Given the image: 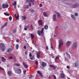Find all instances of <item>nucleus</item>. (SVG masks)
I'll use <instances>...</instances> for the list:
<instances>
[{"instance_id":"f257e3e1","label":"nucleus","mask_w":79,"mask_h":79,"mask_svg":"<svg viewBox=\"0 0 79 79\" xmlns=\"http://www.w3.org/2000/svg\"><path fill=\"white\" fill-rule=\"evenodd\" d=\"M35 2V0H26V3H30L29 4L30 6H31V5H34Z\"/></svg>"},{"instance_id":"f03ea898","label":"nucleus","mask_w":79,"mask_h":79,"mask_svg":"<svg viewBox=\"0 0 79 79\" xmlns=\"http://www.w3.org/2000/svg\"><path fill=\"white\" fill-rule=\"evenodd\" d=\"M44 28H42L41 31H40V30H38L37 33L39 36H43L44 35Z\"/></svg>"},{"instance_id":"7ed1b4c3","label":"nucleus","mask_w":79,"mask_h":79,"mask_svg":"<svg viewBox=\"0 0 79 79\" xmlns=\"http://www.w3.org/2000/svg\"><path fill=\"white\" fill-rule=\"evenodd\" d=\"M63 44H64V43L63 42V41L62 40L60 39L59 41V44L58 46L59 49H60V48L61 47V45H63Z\"/></svg>"},{"instance_id":"20e7f679","label":"nucleus","mask_w":79,"mask_h":79,"mask_svg":"<svg viewBox=\"0 0 79 79\" xmlns=\"http://www.w3.org/2000/svg\"><path fill=\"white\" fill-rule=\"evenodd\" d=\"M0 47H1L2 51L4 52L5 49V45L3 44H0Z\"/></svg>"},{"instance_id":"39448f33","label":"nucleus","mask_w":79,"mask_h":79,"mask_svg":"<svg viewBox=\"0 0 79 79\" xmlns=\"http://www.w3.org/2000/svg\"><path fill=\"white\" fill-rule=\"evenodd\" d=\"M77 43L74 42V43L73 44V45L72 46V48L73 49H75L76 48H77Z\"/></svg>"},{"instance_id":"423d86ee","label":"nucleus","mask_w":79,"mask_h":79,"mask_svg":"<svg viewBox=\"0 0 79 79\" xmlns=\"http://www.w3.org/2000/svg\"><path fill=\"white\" fill-rule=\"evenodd\" d=\"M8 6H9L7 4H4L2 5V8H3L4 9L7 8Z\"/></svg>"},{"instance_id":"0eeeda50","label":"nucleus","mask_w":79,"mask_h":79,"mask_svg":"<svg viewBox=\"0 0 79 79\" xmlns=\"http://www.w3.org/2000/svg\"><path fill=\"white\" fill-rule=\"evenodd\" d=\"M16 72L17 74H19L21 73V70L20 69H16Z\"/></svg>"},{"instance_id":"6e6552de","label":"nucleus","mask_w":79,"mask_h":79,"mask_svg":"<svg viewBox=\"0 0 79 79\" xmlns=\"http://www.w3.org/2000/svg\"><path fill=\"white\" fill-rule=\"evenodd\" d=\"M38 23L39 25H43V21L41 20H39L38 21Z\"/></svg>"},{"instance_id":"1a4fd4ad","label":"nucleus","mask_w":79,"mask_h":79,"mask_svg":"<svg viewBox=\"0 0 79 79\" xmlns=\"http://www.w3.org/2000/svg\"><path fill=\"white\" fill-rule=\"evenodd\" d=\"M41 66H42V67H45L47 66V64L44 62H42Z\"/></svg>"},{"instance_id":"9d476101","label":"nucleus","mask_w":79,"mask_h":79,"mask_svg":"<svg viewBox=\"0 0 79 79\" xmlns=\"http://www.w3.org/2000/svg\"><path fill=\"white\" fill-rule=\"evenodd\" d=\"M77 6H79V4H74L72 6V7L73 8H76L77 7Z\"/></svg>"},{"instance_id":"9b49d317","label":"nucleus","mask_w":79,"mask_h":79,"mask_svg":"<svg viewBox=\"0 0 79 79\" xmlns=\"http://www.w3.org/2000/svg\"><path fill=\"white\" fill-rule=\"evenodd\" d=\"M23 64L24 65V66L25 68H28V66L27 65V64L25 62H23Z\"/></svg>"},{"instance_id":"f8f14e48","label":"nucleus","mask_w":79,"mask_h":79,"mask_svg":"<svg viewBox=\"0 0 79 79\" xmlns=\"http://www.w3.org/2000/svg\"><path fill=\"white\" fill-rule=\"evenodd\" d=\"M53 20L54 22H55L56 19V15L55 14H54L53 16Z\"/></svg>"},{"instance_id":"ddd939ff","label":"nucleus","mask_w":79,"mask_h":79,"mask_svg":"<svg viewBox=\"0 0 79 79\" xmlns=\"http://www.w3.org/2000/svg\"><path fill=\"white\" fill-rule=\"evenodd\" d=\"M71 41H67V42H66V46L67 47H69V46L70 44L71 43Z\"/></svg>"},{"instance_id":"4468645a","label":"nucleus","mask_w":79,"mask_h":79,"mask_svg":"<svg viewBox=\"0 0 79 79\" xmlns=\"http://www.w3.org/2000/svg\"><path fill=\"white\" fill-rule=\"evenodd\" d=\"M65 75L63 73H61V75H60V77L62 78H64V77Z\"/></svg>"},{"instance_id":"2eb2a0df","label":"nucleus","mask_w":79,"mask_h":79,"mask_svg":"<svg viewBox=\"0 0 79 79\" xmlns=\"http://www.w3.org/2000/svg\"><path fill=\"white\" fill-rule=\"evenodd\" d=\"M56 13H57L58 17L59 18H60L61 17V16L60 14V13L57 12H56Z\"/></svg>"},{"instance_id":"dca6fc26","label":"nucleus","mask_w":79,"mask_h":79,"mask_svg":"<svg viewBox=\"0 0 79 79\" xmlns=\"http://www.w3.org/2000/svg\"><path fill=\"white\" fill-rule=\"evenodd\" d=\"M37 73L39 75H40V76H42V73H41V72H40L38 70L37 71Z\"/></svg>"},{"instance_id":"f3484780","label":"nucleus","mask_w":79,"mask_h":79,"mask_svg":"<svg viewBox=\"0 0 79 79\" xmlns=\"http://www.w3.org/2000/svg\"><path fill=\"white\" fill-rule=\"evenodd\" d=\"M38 53L39 54H37V57L39 59L40 57V52H38Z\"/></svg>"},{"instance_id":"a211bd4d","label":"nucleus","mask_w":79,"mask_h":79,"mask_svg":"<svg viewBox=\"0 0 79 79\" xmlns=\"http://www.w3.org/2000/svg\"><path fill=\"white\" fill-rule=\"evenodd\" d=\"M49 67H52L54 69H56V67L52 65H49Z\"/></svg>"},{"instance_id":"6ab92c4d","label":"nucleus","mask_w":79,"mask_h":79,"mask_svg":"<svg viewBox=\"0 0 79 79\" xmlns=\"http://www.w3.org/2000/svg\"><path fill=\"white\" fill-rule=\"evenodd\" d=\"M48 28V26L47 25H45L44 26V28L45 30H47Z\"/></svg>"},{"instance_id":"aec40b11","label":"nucleus","mask_w":79,"mask_h":79,"mask_svg":"<svg viewBox=\"0 0 79 79\" xmlns=\"http://www.w3.org/2000/svg\"><path fill=\"white\" fill-rule=\"evenodd\" d=\"M28 28V26L27 25L25 27V28H24V30L25 31H27V29Z\"/></svg>"},{"instance_id":"412c9836","label":"nucleus","mask_w":79,"mask_h":79,"mask_svg":"<svg viewBox=\"0 0 79 79\" xmlns=\"http://www.w3.org/2000/svg\"><path fill=\"white\" fill-rule=\"evenodd\" d=\"M43 15H44V16L45 17H48V15H47V14L45 12H43Z\"/></svg>"},{"instance_id":"4be33fe9","label":"nucleus","mask_w":79,"mask_h":79,"mask_svg":"<svg viewBox=\"0 0 79 79\" xmlns=\"http://www.w3.org/2000/svg\"><path fill=\"white\" fill-rule=\"evenodd\" d=\"M11 73L10 71H8V72H7V74L9 75V76H10L11 75Z\"/></svg>"},{"instance_id":"5701e85b","label":"nucleus","mask_w":79,"mask_h":79,"mask_svg":"<svg viewBox=\"0 0 79 79\" xmlns=\"http://www.w3.org/2000/svg\"><path fill=\"white\" fill-rule=\"evenodd\" d=\"M14 66H19L20 65L19 64H14Z\"/></svg>"},{"instance_id":"b1692460","label":"nucleus","mask_w":79,"mask_h":79,"mask_svg":"<svg viewBox=\"0 0 79 79\" xmlns=\"http://www.w3.org/2000/svg\"><path fill=\"white\" fill-rule=\"evenodd\" d=\"M24 8L25 9H27L28 8H29V6L25 5L24 7Z\"/></svg>"},{"instance_id":"393cba45","label":"nucleus","mask_w":79,"mask_h":79,"mask_svg":"<svg viewBox=\"0 0 79 79\" xmlns=\"http://www.w3.org/2000/svg\"><path fill=\"white\" fill-rule=\"evenodd\" d=\"M2 61L3 62H5V61L6 60V59H5V57H2Z\"/></svg>"},{"instance_id":"a878e982","label":"nucleus","mask_w":79,"mask_h":79,"mask_svg":"<svg viewBox=\"0 0 79 79\" xmlns=\"http://www.w3.org/2000/svg\"><path fill=\"white\" fill-rule=\"evenodd\" d=\"M71 17L73 18V19L75 20L76 19L75 16L73 15H71Z\"/></svg>"},{"instance_id":"bb28decb","label":"nucleus","mask_w":79,"mask_h":79,"mask_svg":"<svg viewBox=\"0 0 79 79\" xmlns=\"http://www.w3.org/2000/svg\"><path fill=\"white\" fill-rule=\"evenodd\" d=\"M30 36H31V38L32 39H33L34 38V35H33L32 33H31V35H30Z\"/></svg>"},{"instance_id":"cd10ccee","label":"nucleus","mask_w":79,"mask_h":79,"mask_svg":"<svg viewBox=\"0 0 79 79\" xmlns=\"http://www.w3.org/2000/svg\"><path fill=\"white\" fill-rule=\"evenodd\" d=\"M7 25V23H4V25L2 26V28H3L4 27H5V26H6Z\"/></svg>"},{"instance_id":"c85d7f7f","label":"nucleus","mask_w":79,"mask_h":79,"mask_svg":"<svg viewBox=\"0 0 79 79\" xmlns=\"http://www.w3.org/2000/svg\"><path fill=\"white\" fill-rule=\"evenodd\" d=\"M52 77H53V78H54V79H56V77L54 75H52Z\"/></svg>"},{"instance_id":"c756f323","label":"nucleus","mask_w":79,"mask_h":79,"mask_svg":"<svg viewBox=\"0 0 79 79\" xmlns=\"http://www.w3.org/2000/svg\"><path fill=\"white\" fill-rule=\"evenodd\" d=\"M16 49H18L19 48V44H16Z\"/></svg>"},{"instance_id":"7c9ffc66","label":"nucleus","mask_w":79,"mask_h":79,"mask_svg":"<svg viewBox=\"0 0 79 79\" xmlns=\"http://www.w3.org/2000/svg\"><path fill=\"white\" fill-rule=\"evenodd\" d=\"M32 52L34 54H36L37 53V52L35 51H32Z\"/></svg>"},{"instance_id":"2f4dec72","label":"nucleus","mask_w":79,"mask_h":79,"mask_svg":"<svg viewBox=\"0 0 79 79\" xmlns=\"http://www.w3.org/2000/svg\"><path fill=\"white\" fill-rule=\"evenodd\" d=\"M22 17L23 18V20H24H24H25V19H26V17L25 16H22Z\"/></svg>"},{"instance_id":"473e14b6","label":"nucleus","mask_w":79,"mask_h":79,"mask_svg":"<svg viewBox=\"0 0 79 79\" xmlns=\"http://www.w3.org/2000/svg\"><path fill=\"white\" fill-rule=\"evenodd\" d=\"M11 50H12V49L11 48H10L9 49H7V52H10V51H11Z\"/></svg>"},{"instance_id":"72a5a7b5","label":"nucleus","mask_w":79,"mask_h":79,"mask_svg":"<svg viewBox=\"0 0 79 79\" xmlns=\"http://www.w3.org/2000/svg\"><path fill=\"white\" fill-rule=\"evenodd\" d=\"M17 32V30L16 29H15L14 31H13V33H16V32Z\"/></svg>"},{"instance_id":"f704fd0d","label":"nucleus","mask_w":79,"mask_h":79,"mask_svg":"<svg viewBox=\"0 0 79 79\" xmlns=\"http://www.w3.org/2000/svg\"><path fill=\"white\" fill-rule=\"evenodd\" d=\"M57 59L59 60L60 59L59 57L58 56H57L56 57L55 60H56Z\"/></svg>"},{"instance_id":"c9c22d12","label":"nucleus","mask_w":79,"mask_h":79,"mask_svg":"<svg viewBox=\"0 0 79 79\" xmlns=\"http://www.w3.org/2000/svg\"><path fill=\"white\" fill-rule=\"evenodd\" d=\"M75 66H78V64L77 63H74Z\"/></svg>"},{"instance_id":"e433bc0d","label":"nucleus","mask_w":79,"mask_h":79,"mask_svg":"<svg viewBox=\"0 0 79 79\" xmlns=\"http://www.w3.org/2000/svg\"><path fill=\"white\" fill-rule=\"evenodd\" d=\"M13 5L14 6H15V5H16V2L15 1L14 2V3H13Z\"/></svg>"},{"instance_id":"4c0bfd02","label":"nucleus","mask_w":79,"mask_h":79,"mask_svg":"<svg viewBox=\"0 0 79 79\" xmlns=\"http://www.w3.org/2000/svg\"><path fill=\"white\" fill-rule=\"evenodd\" d=\"M4 14L6 16H9L10 15V14H7L6 13H4Z\"/></svg>"},{"instance_id":"58836bf2","label":"nucleus","mask_w":79,"mask_h":79,"mask_svg":"<svg viewBox=\"0 0 79 79\" xmlns=\"http://www.w3.org/2000/svg\"><path fill=\"white\" fill-rule=\"evenodd\" d=\"M31 57V58H30V59L31 60H32L34 59V56H32Z\"/></svg>"},{"instance_id":"ea45409f","label":"nucleus","mask_w":79,"mask_h":79,"mask_svg":"<svg viewBox=\"0 0 79 79\" xmlns=\"http://www.w3.org/2000/svg\"><path fill=\"white\" fill-rule=\"evenodd\" d=\"M51 48L52 49H53V47L52 44H51Z\"/></svg>"},{"instance_id":"a19ab883","label":"nucleus","mask_w":79,"mask_h":79,"mask_svg":"<svg viewBox=\"0 0 79 79\" xmlns=\"http://www.w3.org/2000/svg\"><path fill=\"white\" fill-rule=\"evenodd\" d=\"M35 63L36 64V65H37V66L38 64V62L37 60H36Z\"/></svg>"},{"instance_id":"79ce46f5","label":"nucleus","mask_w":79,"mask_h":79,"mask_svg":"<svg viewBox=\"0 0 79 79\" xmlns=\"http://www.w3.org/2000/svg\"><path fill=\"white\" fill-rule=\"evenodd\" d=\"M9 19L10 21H11V19H12V18L11 17V16H10L9 18Z\"/></svg>"},{"instance_id":"37998d69","label":"nucleus","mask_w":79,"mask_h":79,"mask_svg":"<svg viewBox=\"0 0 79 79\" xmlns=\"http://www.w3.org/2000/svg\"><path fill=\"white\" fill-rule=\"evenodd\" d=\"M75 15L76 16H78V14L77 13H76L75 14Z\"/></svg>"},{"instance_id":"c03bdc74","label":"nucleus","mask_w":79,"mask_h":79,"mask_svg":"<svg viewBox=\"0 0 79 79\" xmlns=\"http://www.w3.org/2000/svg\"><path fill=\"white\" fill-rule=\"evenodd\" d=\"M32 77H33V76L31 75L30 76H29V77H28V78H29V79H30V78H32Z\"/></svg>"},{"instance_id":"a18cd8bd","label":"nucleus","mask_w":79,"mask_h":79,"mask_svg":"<svg viewBox=\"0 0 79 79\" xmlns=\"http://www.w3.org/2000/svg\"><path fill=\"white\" fill-rule=\"evenodd\" d=\"M34 10H32L31 11V14H33L34 13Z\"/></svg>"},{"instance_id":"49530a36","label":"nucleus","mask_w":79,"mask_h":79,"mask_svg":"<svg viewBox=\"0 0 79 79\" xmlns=\"http://www.w3.org/2000/svg\"><path fill=\"white\" fill-rule=\"evenodd\" d=\"M20 40L19 39L17 40H16V42H17V43H19V42Z\"/></svg>"},{"instance_id":"de8ad7c7","label":"nucleus","mask_w":79,"mask_h":79,"mask_svg":"<svg viewBox=\"0 0 79 79\" xmlns=\"http://www.w3.org/2000/svg\"><path fill=\"white\" fill-rule=\"evenodd\" d=\"M0 69L2 70H4V69L1 67H0Z\"/></svg>"},{"instance_id":"09e8293b","label":"nucleus","mask_w":79,"mask_h":79,"mask_svg":"<svg viewBox=\"0 0 79 79\" xmlns=\"http://www.w3.org/2000/svg\"><path fill=\"white\" fill-rule=\"evenodd\" d=\"M42 4L41 3L40 4V7H42Z\"/></svg>"},{"instance_id":"8fccbe9b","label":"nucleus","mask_w":79,"mask_h":79,"mask_svg":"<svg viewBox=\"0 0 79 79\" xmlns=\"http://www.w3.org/2000/svg\"><path fill=\"white\" fill-rule=\"evenodd\" d=\"M15 17L16 18V19H18L19 18V15H18V16Z\"/></svg>"},{"instance_id":"3c124183","label":"nucleus","mask_w":79,"mask_h":79,"mask_svg":"<svg viewBox=\"0 0 79 79\" xmlns=\"http://www.w3.org/2000/svg\"><path fill=\"white\" fill-rule=\"evenodd\" d=\"M12 58H13V57L11 56L9 57V59H12Z\"/></svg>"},{"instance_id":"603ef678","label":"nucleus","mask_w":79,"mask_h":79,"mask_svg":"<svg viewBox=\"0 0 79 79\" xmlns=\"http://www.w3.org/2000/svg\"><path fill=\"white\" fill-rule=\"evenodd\" d=\"M23 48L24 49H26L27 47L26 46H24Z\"/></svg>"},{"instance_id":"864d4df0","label":"nucleus","mask_w":79,"mask_h":79,"mask_svg":"<svg viewBox=\"0 0 79 79\" xmlns=\"http://www.w3.org/2000/svg\"><path fill=\"white\" fill-rule=\"evenodd\" d=\"M31 28H32V30H33V29L34 28V27H33V26H32V25H31Z\"/></svg>"},{"instance_id":"5fc2aeb1","label":"nucleus","mask_w":79,"mask_h":79,"mask_svg":"<svg viewBox=\"0 0 79 79\" xmlns=\"http://www.w3.org/2000/svg\"><path fill=\"white\" fill-rule=\"evenodd\" d=\"M66 68H67L68 69H69V67L68 66H67L66 67Z\"/></svg>"},{"instance_id":"6e6d98bb","label":"nucleus","mask_w":79,"mask_h":79,"mask_svg":"<svg viewBox=\"0 0 79 79\" xmlns=\"http://www.w3.org/2000/svg\"><path fill=\"white\" fill-rule=\"evenodd\" d=\"M29 56H30V57H31V56H32L31 55V53H30Z\"/></svg>"},{"instance_id":"4d7b16f0","label":"nucleus","mask_w":79,"mask_h":79,"mask_svg":"<svg viewBox=\"0 0 79 79\" xmlns=\"http://www.w3.org/2000/svg\"><path fill=\"white\" fill-rule=\"evenodd\" d=\"M27 51H25V55H27Z\"/></svg>"},{"instance_id":"13d9d810","label":"nucleus","mask_w":79,"mask_h":79,"mask_svg":"<svg viewBox=\"0 0 79 79\" xmlns=\"http://www.w3.org/2000/svg\"><path fill=\"white\" fill-rule=\"evenodd\" d=\"M46 49L47 50H48V47H46Z\"/></svg>"},{"instance_id":"bf43d9fd","label":"nucleus","mask_w":79,"mask_h":79,"mask_svg":"<svg viewBox=\"0 0 79 79\" xmlns=\"http://www.w3.org/2000/svg\"><path fill=\"white\" fill-rule=\"evenodd\" d=\"M52 78L51 76H49V77H48V79H50V78Z\"/></svg>"},{"instance_id":"052dcab7","label":"nucleus","mask_w":79,"mask_h":79,"mask_svg":"<svg viewBox=\"0 0 79 79\" xmlns=\"http://www.w3.org/2000/svg\"><path fill=\"white\" fill-rule=\"evenodd\" d=\"M26 72V71H23V73H25Z\"/></svg>"},{"instance_id":"680f3d73","label":"nucleus","mask_w":79,"mask_h":79,"mask_svg":"<svg viewBox=\"0 0 79 79\" xmlns=\"http://www.w3.org/2000/svg\"><path fill=\"white\" fill-rule=\"evenodd\" d=\"M63 2H64L65 1H66V0H62Z\"/></svg>"},{"instance_id":"e2e57ef3","label":"nucleus","mask_w":79,"mask_h":79,"mask_svg":"<svg viewBox=\"0 0 79 79\" xmlns=\"http://www.w3.org/2000/svg\"><path fill=\"white\" fill-rule=\"evenodd\" d=\"M67 56H69V55L68 54H67Z\"/></svg>"},{"instance_id":"0e129e2a","label":"nucleus","mask_w":79,"mask_h":79,"mask_svg":"<svg viewBox=\"0 0 79 79\" xmlns=\"http://www.w3.org/2000/svg\"><path fill=\"white\" fill-rule=\"evenodd\" d=\"M17 16H16V14H15V17H16Z\"/></svg>"},{"instance_id":"69168bd1","label":"nucleus","mask_w":79,"mask_h":79,"mask_svg":"<svg viewBox=\"0 0 79 79\" xmlns=\"http://www.w3.org/2000/svg\"><path fill=\"white\" fill-rule=\"evenodd\" d=\"M58 27V26H57L56 27V28H57Z\"/></svg>"},{"instance_id":"338daca9","label":"nucleus","mask_w":79,"mask_h":79,"mask_svg":"<svg viewBox=\"0 0 79 79\" xmlns=\"http://www.w3.org/2000/svg\"><path fill=\"white\" fill-rule=\"evenodd\" d=\"M20 27H21V25H20Z\"/></svg>"},{"instance_id":"774afa93","label":"nucleus","mask_w":79,"mask_h":79,"mask_svg":"<svg viewBox=\"0 0 79 79\" xmlns=\"http://www.w3.org/2000/svg\"><path fill=\"white\" fill-rule=\"evenodd\" d=\"M23 35H25L26 34L25 33H24V34H23Z\"/></svg>"}]
</instances>
